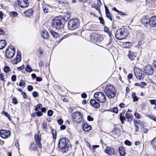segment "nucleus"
Wrapping results in <instances>:
<instances>
[{
	"label": "nucleus",
	"mask_w": 156,
	"mask_h": 156,
	"mask_svg": "<svg viewBox=\"0 0 156 156\" xmlns=\"http://www.w3.org/2000/svg\"><path fill=\"white\" fill-rule=\"evenodd\" d=\"M35 140L39 147L40 148H41L42 146L41 143V135H39L38 133V135L36 134L35 135Z\"/></svg>",
	"instance_id": "nucleus-17"
},
{
	"label": "nucleus",
	"mask_w": 156,
	"mask_h": 156,
	"mask_svg": "<svg viewBox=\"0 0 156 156\" xmlns=\"http://www.w3.org/2000/svg\"><path fill=\"white\" fill-rule=\"evenodd\" d=\"M48 7H44L43 11L45 13H47L48 11Z\"/></svg>",
	"instance_id": "nucleus-56"
},
{
	"label": "nucleus",
	"mask_w": 156,
	"mask_h": 156,
	"mask_svg": "<svg viewBox=\"0 0 156 156\" xmlns=\"http://www.w3.org/2000/svg\"><path fill=\"white\" fill-rule=\"evenodd\" d=\"M37 115L38 117L41 116L43 115L42 113L40 111H38L36 112Z\"/></svg>",
	"instance_id": "nucleus-52"
},
{
	"label": "nucleus",
	"mask_w": 156,
	"mask_h": 156,
	"mask_svg": "<svg viewBox=\"0 0 156 156\" xmlns=\"http://www.w3.org/2000/svg\"><path fill=\"white\" fill-rule=\"evenodd\" d=\"M26 70L27 72L29 73L31 72L32 71V69L28 65H27L26 68Z\"/></svg>",
	"instance_id": "nucleus-39"
},
{
	"label": "nucleus",
	"mask_w": 156,
	"mask_h": 156,
	"mask_svg": "<svg viewBox=\"0 0 156 156\" xmlns=\"http://www.w3.org/2000/svg\"><path fill=\"white\" fill-rule=\"evenodd\" d=\"M104 30L105 32H107L108 35L109 36V38L108 43L107 44H108L111 41V39L112 38V33L110 32V31L106 27H105L104 28Z\"/></svg>",
	"instance_id": "nucleus-23"
},
{
	"label": "nucleus",
	"mask_w": 156,
	"mask_h": 156,
	"mask_svg": "<svg viewBox=\"0 0 156 156\" xmlns=\"http://www.w3.org/2000/svg\"><path fill=\"white\" fill-rule=\"evenodd\" d=\"M125 144L127 145L130 146L131 145V142L128 140H126L125 141Z\"/></svg>",
	"instance_id": "nucleus-47"
},
{
	"label": "nucleus",
	"mask_w": 156,
	"mask_h": 156,
	"mask_svg": "<svg viewBox=\"0 0 156 156\" xmlns=\"http://www.w3.org/2000/svg\"><path fill=\"white\" fill-rule=\"evenodd\" d=\"M33 89V87L31 85H29L27 87V89L28 91H32Z\"/></svg>",
	"instance_id": "nucleus-50"
},
{
	"label": "nucleus",
	"mask_w": 156,
	"mask_h": 156,
	"mask_svg": "<svg viewBox=\"0 0 156 156\" xmlns=\"http://www.w3.org/2000/svg\"><path fill=\"white\" fill-rule=\"evenodd\" d=\"M72 120L77 123L80 122L82 120V114L79 112L76 111L73 112L72 115Z\"/></svg>",
	"instance_id": "nucleus-8"
},
{
	"label": "nucleus",
	"mask_w": 156,
	"mask_h": 156,
	"mask_svg": "<svg viewBox=\"0 0 156 156\" xmlns=\"http://www.w3.org/2000/svg\"><path fill=\"white\" fill-rule=\"evenodd\" d=\"M2 114H3V115L5 116L9 120L11 121V119L10 118V115L7 112H4V111H3L2 112Z\"/></svg>",
	"instance_id": "nucleus-32"
},
{
	"label": "nucleus",
	"mask_w": 156,
	"mask_h": 156,
	"mask_svg": "<svg viewBox=\"0 0 156 156\" xmlns=\"http://www.w3.org/2000/svg\"><path fill=\"white\" fill-rule=\"evenodd\" d=\"M151 144L153 149L156 151V137L152 140Z\"/></svg>",
	"instance_id": "nucleus-27"
},
{
	"label": "nucleus",
	"mask_w": 156,
	"mask_h": 156,
	"mask_svg": "<svg viewBox=\"0 0 156 156\" xmlns=\"http://www.w3.org/2000/svg\"><path fill=\"white\" fill-rule=\"evenodd\" d=\"M25 84V83L24 81L22 80H21L19 86L20 87H22Z\"/></svg>",
	"instance_id": "nucleus-48"
},
{
	"label": "nucleus",
	"mask_w": 156,
	"mask_h": 156,
	"mask_svg": "<svg viewBox=\"0 0 156 156\" xmlns=\"http://www.w3.org/2000/svg\"><path fill=\"white\" fill-rule=\"evenodd\" d=\"M21 53L20 51H17V54L15 58L11 61L13 64H16L21 60Z\"/></svg>",
	"instance_id": "nucleus-15"
},
{
	"label": "nucleus",
	"mask_w": 156,
	"mask_h": 156,
	"mask_svg": "<svg viewBox=\"0 0 156 156\" xmlns=\"http://www.w3.org/2000/svg\"><path fill=\"white\" fill-rule=\"evenodd\" d=\"M149 19L147 16H144L141 19V22L145 26H146L148 24Z\"/></svg>",
	"instance_id": "nucleus-20"
},
{
	"label": "nucleus",
	"mask_w": 156,
	"mask_h": 156,
	"mask_svg": "<svg viewBox=\"0 0 156 156\" xmlns=\"http://www.w3.org/2000/svg\"><path fill=\"white\" fill-rule=\"evenodd\" d=\"M134 116L138 119H140L141 118L140 116V114L136 112H135L134 114Z\"/></svg>",
	"instance_id": "nucleus-54"
},
{
	"label": "nucleus",
	"mask_w": 156,
	"mask_h": 156,
	"mask_svg": "<svg viewBox=\"0 0 156 156\" xmlns=\"http://www.w3.org/2000/svg\"><path fill=\"white\" fill-rule=\"evenodd\" d=\"M16 76L15 75H13L11 77L12 80L13 82H15L16 80Z\"/></svg>",
	"instance_id": "nucleus-53"
},
{
	"label": "nucleus",
	"mask_w": 156,
	"mask_h": 156,
	"mask_svg": "<svg viewBox=\"0 0 156 156\" xmlns=\"http://www.w3.org/2000/svg\"><path fill=\"white\" fill-rule=\"evenodd\" d=\"M132 98L133 99V102H136L138 100V98L136 95V94L134 92L132 93Z\"/></svg>",
	"instance_id": "nucleus-30"
},
{
	"label": "nucleus",
	"mask_w": 156,
	"mask_h": 156,
	"mask_svg": "<svg viewBox=\"0 0 156 156\" xmlns=\"http://www.w3.org/2000/svg\"><path fill=\"white\" fill-rule=\"evenodd\" d=\"M128 34L127 29L124 28L120 29L117 30L115 34L116 38L121 40L126 38Z\"/></svg>",
	"instance_id": "nucleus-2"
},
{
	"label": "nucleus",
	"mask_w": 156,
	"mask_h": 156,
	"mask_svg": "<svg viewBox=\"0 0 156 156\" xmlns=\"http://www.w3.org/2000/svg\"><path fill=\"white\" fill-rule=\"evenodd\" d=\"M127 56L130 59L133 60L135 59L136 57V55L135 53L129 51L127 55Z\"/></svg>",
	"instance_id": "nucleus-21"
},
{
	"label": "nucleus",
	"mask_w": 156,
	"mask_h": 156,
	"mask_svg": "<svg viewBox=\"0 0 156 156\" xmlns=\"http://www.w3.org/2000/svg\"><path fill=\"white\" fill-rule=\"evenodd\" d=\"M38 51L40 55L42 53V49L40 48H39L38 49Z\"/></svg>",
	"instance_id": "nucleus-64"
},
{
	"label": "nucleus",
	"mask_w": 156,
	"mask_h": 156,
	"mask_svg": "<svg viewBox=\"0 0 156 156\" xmlns=\"http://www.w3.org/2000/svg\"><path fill=\"white\" fill-rule=\"evenodd\" d=\"M9 70V68L8 66H5L4 68V71L5 73L8 72Z\"/></svg>",
	"instance_id": "nucleus-45"
},
{
	"label": "nucleus",
	"mask_w": 156,
	"mask_h": 156,
	"mask_svg": "<svg viewBox=\"0 0 156 156\" xmlns=\"http://www.w3.org/2000/svg\"><path fill=\"white\" fill-rule=\"evenodd\" d=\"M79 25V21L76 19H73L69 20L68 23L69 29L71 30L77 28Z\"/></svg>",
	"instance_id": "nucleus-6"
},
{
	"label": "nucleus",
	"mask_w": 156,
	"mask_h": 156,
	"mask_svg": "<svg viewBox=\"0 0 156 156\" xmlns=\"http://www.w3.org/2000/svg\"><path fill=\"white\" fill-rule=\"evenodd\" d=\"M132 77V74L129 73L127 76V78L128 79H130Z\"/></svg>",
	"instance_id": "nucleus-63"
},
{
	"label": "nucleus",
	"mask_w": 156,
	"mask_h": 156,
	"mask_svg": "<svg viewBox=\"0 0 156 156\" xmlns=\"http://www.w3.org/2000/svg\"><path fill=\"white\" fill-rule=\"evenodd\" d=\"M68 139L66 138H62L59 140L58 148L62 150L63 152H66L68 150Z\"/></svg>",
	"instance_id": "nucleus-1"
},
{
	"label": "nucleus",
	"mask_w": 156,
	"mask_h": 156,
	"mask_svg": "<svg viewBox=\"0 0 156 156\" xmlns=\"http://www.w3.org/2000/svg\"><path fill=\"white\" fill-rule=\"evenodd\" d=\"M6 43L4 40H0V49L3 48L6 45Z\"/></svg>",
	"instance_id": "nucleus-25"
},
{
	"label": "nucleus",
	"mask_w": 156,
	"mask_h": 156,
	"mask_svg": "<svg viewBox=\"0 0 156 156\" xmlns=\"http://www.w3.org/2000/svg\"><path fill=\"white\" fill-rule=\"evenodd\" d=\"M105 91L106 96L109 98H113L115 96V89L112 85L107 86Z\"/></svg>",
	"instance_id": "nucleus-4"
},
{
	"label": "nucleus",
	"mask_w": 156,
	"mask_h": 156,
	"mask_svg": "<svg viewBox=\"0 0 156 156\" xmlns=\"http://www.w3.org/2000/svg\"><path fill=\"white\" fill-rule=\"evenodd\" d=\"M123 115L122 113H120L119 115V119L121 121H124L125 120V116H122Z\"/></svg>",
	"instance_id": "nucleus-35"
},
{
	"label": "nucleus",
	"mask_w": 156,
	"mask_h": 156,
	"mask_svg": "<svg viewBox=\"0 0 156 156\" xmlns=\"http://www.w3.org/2000/svg\"><path fill=\"white\" fill-rule=\"evenodd\" d=\"M81 97L83 98H86L87 97V95L85 93H83L81 94Z\"/></svg>",
	"instance_id": "nucleus-61"
},
{
	"label": "nucleus",
	"mask_w": 156,
	"mask_h": 156,
	"mask_svg": "<svg viewBox=\"0 0 156 156\" xmlns=\"http://www.w3.org/2000/svg\"><path fill=\"white\" fill-rule=\"evenodd\" d=\"M131 45V43L129 42H124L123 44V46L125 48H129Z\"/></svg>",
	"instance_id": "nucleus-31"
},
{
	"label": "nucleus",
	"mask_w": 156,
	"mask_h": 156,
	"mask_svg": "<svg viewBox=\"0 0 156 156\" xmlns=\"http://www.w3.org/2000/svg\"><path fill=\"white\" fill-rule=\"evenodd\" d=\"M105 12L106 15V17L108 19L112 21V19L109 11V10L108 7L106 6H105Z\"/></svg>",
	"instance_id": "nucleus-22"
},
{
	"label": "nucleus",
	"mask_w": 156,
	"mask_h": 156,
	"mask_svg": "<svg viewBox=\"0 0 156 156\" xmlns=\"http://www.w3.org/2000/svg\"><path fill=\"white\" fill-rule=\"evenodd\" d=\"M1 136L4 139H6L9 137L11 135L9 131L1 129L0 131Z\"/></svg>",
	"instance_id": "nucleus-11"
},
{
	"label": "nucleus",
	"mask_w": 156,
	"mask_h": 156,
	"mask_svg": "<svg viewBox=\"0 0 156 156\" xmlns=\"http://www.w3.org/2000/svg\"><path fill=\"white\" fill-rule=\"evenodd\" d=\"M90 38L91 41L97 45L100 44L104 40L102 35L94 33L92 34Z\"/></svg>",
	"instance_id": "nucleus-3"
},
{
	"label": "nucleus",
	"mask_w": 156,
	"mask_h": 156,
	"mask_svg": "<svg viewBox=\"0 0 156 156\" xmlns=\"http://www.w3.org/2000/svg\"><path fill=\"white\" fill-rule=\"evenodd\" d=\"M19 5L22 8H25L28 6L29 3L27 0H17Z\"/></svg>",
	"instance_id": "nucleus-13"
},
{
	"label": "nucleus",
	"mask_w": 156,
	"mask_h": 156,
	"mask_svg": "<svg viewBox=\"0 0 156 156\" xmlns=\"http://www.w3.org/2000/svg\"><path fill=\"white\" fill-rule=\"evenodd\" d=\"M99 145H93L92 146V150H94L96 148H98L99 147Z\"/></svg>",
	"instance_id": "nucleus-59"
},
{
	"label": "nucleus",
	"mask_w": 156,
	"mask_h": 156,
	"mask_svg": "<svg viewBox=\"0 0 156 156\" xmlns=\"http://www.w3.org/2000/svg\"><path fill=\"white\" fill-rule=\"evenodd\" d=\"M134 124V126L135 127V132H137L138 129H139V128L138 126V125H136V121L135 120H134L133 121Z\"/></svg>",
	"instance_id": "nucleus-42"
},
{
	"label": "nucleus",
	"mask_w": 156,
	"mask_h": 156,
	"mask_svg": "<svg viewBox=\"0 0 156 156\" xmlns=\"http://www.w3.org/2000/svg\"><path fill=\"white\" fill-rule=\"evenodd\" d=\"M42 106V105L41 104H39L37 105L36 106V108L35 109V110L37 111L39 110V109Z\"/></svg>",
	"instance_id": "nucleus-40"
},
{
	"label": "nucleus",
	"mask_w": 156,
	"mask_h": 156,
	"mask_svg": "<svg viewBox=\"0 0 156 156\" xmlns=\"http://www.w3.org/2000/svg\"><path fill=\"white\" fill-rule=\"evenodd\" d=\"M15 53L14 47L12 45L9 46L5 51V56L8 58H11L13 57Z\"/></svg>",
	"instance_id": "nucleus-7"
},
{
	"label": "nucleus",
	"mask_w": 156,
	"mask_h": 156,
	"mask_svg": "<svg viewBox=\"0 0 156 156\" xmlns=\"http://www.w3.org/2000/svg\"><path fill=\"white\" fill-rule=\"evenodd\" d=\"M58 122L59 125H61L63 123V121L62 119H59L58 120Z\"/></svg>",
	"instance_id": "nucleus-57"
},
{
	"label": "nucleus",
	"mask_w": 156,
	"mask_h": 156,
	"mask_svg": "<svg viewBox=\"0 0 156 156\" xmlns=\"http://www.w3.org/2000/svg\"><path fill=\"white\" fill-rule=\"evenodd\" d=\"M52 27L56 29H59L62 27L61 18L56 17L52 21Z\"/></svg>",
	"instance_id": "nucleus-9"
},
{
	"label": "nucleus",
	"mask_w": 156,
	"mask_h": 156,
	"mask_svg": "<svg viewBox=\"0 0 156 156\" xmlns=\"http://www.w3.org/2000/svg\"><path fill=\"white\" fill-rule=\"evenodd\" d=\"M82 126L83 129L86 132H89L92 129L91 126L88 125L87 123L85 122H83Z\"/></svg>",
	"instance_id": "nucleus-16"
},
{
	"label": "nucleus",
	"mask_w": 156,
	"mask_h": 156,
	"mask_svg": "<svg viewBox=\"0 0 156 156\" xmlns=\"http://www.w3.org/2000/svg\"><path fill=\"white\" fill-rule=\"evenodd\" d=\"M33 11L32 9H30L24 12V13L26 16L30 17L33 14Z\"/></svg>",
	"instance_id": "nucleus-24"
},
{
	"label": "nucleus",
	"mask_w": 156,
	"mask_h": 156,
	"mask_svg": "<svg viewBox=\"0 0 156 156\" xmlns=\"http://www.w3.org/2000/svg\"><path fill=\"white\" fill-rule=\"evenodd\" d=\"M119 151L120 155L122 156L125 155L126 152L125 149L122 147H120L119 148Z\"/></svg>",
	"instance_id": "nucleus-29"
},
{
	"label": "nucleus",
	"mask_w": 156,
	"mask_h": 156,
	"mask_svg": "<svg viewBox=\"0 0 156 156\" xmlns=\"http://www.w3.org/2000/svg\"><path fill=\"white\" fill-rule=\"evenodd\" d=\"M126 115L127 119H128L129 121H131L133 120V116L131 113L126 112Z\"/></svg>",
	"instance_id": "nucleus-28"
},
{
	"label": "nucleus",
	"mask_w": 156,
	"mask_h": 156,
	"mask_svg": "<svg viewBox=\"0 0 156 156\" xmlns=\"http://www.w3.org/2000/svg\"><path fill=\"white\" fill-rule=\"evenodd\" d=\"M90 104L94 108H98L100 107V103L97 102L94 99H91L90 101Z\"/></svg>",
	"instance_id": "nucleus-19"
},
{
	"label": "nucleus",
	"mask_w": 156,
	"mask_h": 156,
	"mask_svg": "<svg viewBox=\"0 0 156 156\" xmlns=\"http://www.w3.org/2000/svg\"><path fill=\"white\" fill-rule=\"evenodd\" d=\"M113 111L114 113H117L118 111V110L117 108L116 107L114 108H113Z\"/></svg>",
	"instance_id": "nucleus-60"
},
{
	"label": "nucleus",
	"mask_w": 156,
	"mask_h": 156,
	"mask_svg": "<svg viewBox=\"0 0 156 156\" xmlns=\"http://www.w3.org/2000/svg\"><path fill=\"white\" fill-rule=\"evenodd\" d=\"M10 16L12 17H16L17 16V13L16 12H12L10 13Z\"/></svg>",
	"instance_id": "nucleus-38"
},
{
	"label": "nucleus",
	"mask_w": 156,
	"mask_h": 156,
	"mask_svg": "<svg viewBox=\"0 0 156 156\" xmlns=\"http://www.w3.org/2000/svg\"><path fill=\"white\" fill-rule=\"evenodd\" d=\"M150 102L152 105H156V100H150Z\"/></svg>",
	"instance_id": "nucleus-46"
},
{
	"label": "nucleus",
	"mask_w": 156,
	"mask_h": 156,
	"mask_svg": "<svg viewBox=\"0 0 156 156\" xmlns=\"http://www.w3.org/2000/svg\"><path fill=\"white\" fill-rule=\"evenodd\" d=\"M51 131L53 136V138L54 139H55L56 137V133L55 130L54 129H52Z\"/></svg>",
	"instance_id": "nucleus-37"
},
{
	"label": "nucleus",
	"mask_w": 156,
	"mask_h": 156,
	"mask_svg": "<svg viewBox=\"0 0 156 156\" xmlns=\"http://www.w3.org/2000/svg\"><path fill=\"white\" fill-rule=\"evenodd\" d=\"M87 119L89 121H93L94 120V119L90 116L88 115L87 117Z\"/></svg>",
	"instance_id": "nucleus-51"
},
{
	"label": "nucleus",
	"mask_w": 156,
	"mask_h": 156,
	"mask_svg": "<svg viewBox=\"0 0 156 156\" xmlns=\"http://www.w3.org/2000/svg\"><path fill=\"white\" fill-rule=\"evenodd\" d=\"M35 147V145L34 144H31L30 147V149L31 150H33Z\"/></svg>",
	"instance_id": "nucleus-55"
},
{
	"label": "nucleus",
	"mask_w": 156,
	"mask_h": 156,
	"mask_svg": "<svg viewBox=\"0 0 156 156\" xmlns=\"http://www.w3.org/2000/svg\"><path fill=\"white\" fill-rule=\"evenodd\" d=\"M99 20L100 21V23H101L103 24H104L105 21L102 17H99Z\"/></svg>",
	"instance_id": "nucleus-58"
},
{
	"label": "nucleus",
	"mask_w": 156,
	"mask_h": 156,
	"mask_svg": "<svg viewBox=\"0 0 156 156\" xmlns=\"http://www.w3.org/2000/svg\"><path fill=\"white\" fill-rule=\"evenodd\" d=\"M41 36L43 38H47L48 37V33L47 31L44 30L41 33Z\"/></svg>",
	"instance_id": "nucleus-26"
},
{
	"label": "nucleus",
	"mask_w": 156,
	"mask_h": 156,
	"mask_svg": "<svg viewBox=\"0 0 156 156\" xmlns=\"http://www.w3.org/2000/svg\"><path fill=\"white\" fill-rule=\"evenodd\" d=\"M148 117L151 119L153 120L154 121H156V117L154 115H149Z\"/></svg>",
	"instance_id": "nucleus-43"
},
{
	"label": "nucleus",
	"mask_w": 156,
	"mask_h": 156,
	"mask_svg": "<svg viewBox=\"0 0 156 156\" xmlns=\"http://www.w3.org/2000/svg\"><path fill=\"white\" fill-rule=\"evenodd\" d=\"M144 71L145 73L147 75H151L153 73V69L150 65L146 66L144 68Z\"/></svg>",
	"instance_id": "nucleus-12"
},
{
	"label": "nucleus",
	"mask_w": 156,
	"mask_h": 156,
	"mask_svg": "<svg viewBox=\"0 0 156 156\" xmlns=\"http://www.w3.org/2000/svg\"><path fill=\"white\" fill-rule=\"evenodd\" d=\"M15 146L16 147H18L19 146V140H16L15 144Z\"/></svg>",
	"instance_id": "nucleus-62"
},
{
	"label": "nucleus",
	"mask_w": 156,
	"mask_h": 156,
	"mask_svg": "<svg viewBox=\"0 0 156 156\" xmlns=\"http://www.w3.org/2000/svg\"><path fill=\"white\" fill-rule=\"evenodd\" d=\"M32 95L33 97L35 98L37 97L38 94L37 92L36 91H34L32 93Z\"/></svg>",
	"instance_id": "nucleus-49"
},
{
	"label": "nucleus",
	"mask_w": 156,
	"mask_h": 156,
	"mask_svg": "<svg viewBox=\"0 0 156 156\" xmlns=\"http://www.w3.org/2000/svg\"><path fill=\"white\" fill-rule=\"evenodd\" d=\"M104 151L105 153L110 155H113L115 153V150L113 148L111 147H107Z\"/></svg>",
	"instance_id": "nucleus-14"
},
{
	"label": "nucleus",
	"mask_w": 156,
	"mask_h": 156,
	"mask_svg": "<svg viewBox=\"0 0 156 156\" xmlns=\"http://www.w3.org/2000/svg\"><path fill=\"white\" fill-rule=\"evenodd\" d=\"M42 128L43 130L47 132L48 130V127L47 124L45 122H43L42 124Z\"/></svg>",
	"instance_id": "nucleus-33"
},
{
	"label": "nucleus",
	"mask_w": 156,
	"mask_h": 156,
	"mask_svg": "<svg viewBox=\"0 0 156 156\" xmlns=\"http://www.w3.org/2000/svg\"><path fill=\"white\" fill-rule=\"evenodd\" d=\"M12 100V103L14 105H16L18 103L17 100L15 97L13 98Z\"/></svg>",
	"instance_id": "nucleus-41"
},
{
	"label": "nucleus",
	"mask_w": 156,
	"mask_h": 156,
	"mask_svg": "<svg viewBox=\"0 0 156 156\" xmlns=\"http://www.w3.org/2000/svg\"><path fill=\"white\" fill-rule=\"evenodd\" d=\"M94 98L98 101L101 103H104L106 98L104 94L101 92L96 93L94 95Z\"/></svg>",
	"instance_id": "nucleus-5"
},
{
	"label": "nucleus",
	"mask_w": 156,
	"mask_h": 156,
	"mask_svg": "<svg viewBox=\"0 0 156 156\" xmlns=\"http://www.w3.org/2000/svg\"><path fill=\"white\" fill-rule=\"evenodd\" d=\"M109 36H108V37H107V39L106 40H105L104 41V44L106 45H109L111 43V41H112V38L111 39V41H110V42L108 44H107L108 43V41H109Z\"/></svg>",
	"instance_id": "nucleus-34"
},
{
	"label": "nucleus",
	"mask_w": 156,
	"mask_h": 156,
	"mask_svg": "<svg viewBox=\"0 0 156 156\" xmlns=\"http://www.w3.org/2000/svg\"><path fill=\"white\" fill-rule=\"evenodd\" d=\"M53 113V111L51 110H49L48 112V115L49 116H51L52 115Z\"/></svg>",
	"instance_id": "nucleus-44"
},
{
	"label": "nucleus",
	"mask_w": 156,
	"mask_h": 156,
	"mask_svg": "<svg viewBox=\"0 0 156 156\" xmlns=\"http://www.w3.org/2000/svg\"><path fill=\"white\" fill-rule=\"evenodd\" d=\"M134 72L136 78L138 79H142L144 77V74L143 73L142 71L138 68H135Z\"/></svg>",
	"instance_id": "nucleus-10"
},
{
	"label": "nucleus",
	"mask_w": 156,
	"mask_h": 156,
	"mask_svg": "<svg viewBox=\"0 0 156 156\" xmlns=\"http://www.w3.org/2000/svg\"><path fill=\"white\" fill-rule=\"evenodd\" d=\"M50 33L52 36L56 38L58 36V34L53 30H51Z\"/></svg>",
	"instance_id": "nucleus-36"
},
{
	"label": "nucleus",
	"mask_w": 156,
	"mask_h": 156,
	"mask_svg": "<svg viewBox=\"0 0 156 156\" xmlns=\"http://www.w3.org/2000/svg\"><path fill=\"white\" fill-rule=\"evenodd\" d=\"M149 24L151 27H156V16L152 17L149 19Z\"/></svg>",
	"instance_id": "nucleus-18"
}]
</instances>
